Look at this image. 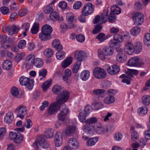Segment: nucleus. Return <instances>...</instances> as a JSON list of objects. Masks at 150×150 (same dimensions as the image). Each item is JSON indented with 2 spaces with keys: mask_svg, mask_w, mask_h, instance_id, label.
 Returning <instances> with one entry per match:
<instances>
[{
  "mask_svg": "<svg viewBox=\"0 0 150 150\" xmlns=\"http://www.w3.org/2000/svg\"><path fill=\"white\" fill-rule=\"evenodd\" d=\"M69 92L64 90L57 98V102L50 105L48 110L50 115L54 114L60 109V106L66 102L69 98Z\"/></svg>",
  "mask_w": 150,
  "mask_h": 150,
  "instance_id": "nucleus-1",
  "label": "nucleus"
},
{
  "mask_svg": "<svg viewBox=\"0 0 150 150\" xmlns=\"http://www.w3.org/2000/svg\"><path fill=\"white\" fill-rule=\"evenodd\" d=\"M52 27L49 25H43L41 29V32L38 35L39 38L42 41H45L51 38V34L52 31Z\"/></svg>",
  "mask_w": 150,
  "mask_h": 150,
  "instance_id": "nucleus-2",
  "label": "nucleus"
},
{
  "mask_svg": "<svg viewBox=\"0 0 150 150\" xmlns=\"http://www.w3.org/2000/svg\"><path fill=\"white\" fill-rule=\"evenodd\" d=\"M33 146L36 150H40L39 146L42 148L47 149L49 147V144L44 137L40 136L34 143Z\"/></svg>",
  "mask_w": 150,
  "mask_h": 150,
  "instance_id": "nucleus-3",
  "label": "nucleus"
},
{
  "mask_svg": "<svg viewBox=\"0 0 150 150\" xmlns=\"http://www.w3.org/2000/svg\"><path fill=\"white\" fill-rule=\"evenodd\" d=\"M14 111L15 113H16L17 117L23 119L25 116L27 114V108L26 106L20 105L14 110Z\"/></svg>",
  "mask_w": 150,
  "mask_h": 150,
  "instance_id": "nucleus-4",
  "label": "nucleus"
},
{
  "mask_svg": "<svg viewBox=\"0 0 150 150\" xmlns=\"http://www.w3.org/2000/svg\"><path fill=\"white\" fill-rule=\"evenodd\" d=\"M19 82L21 85L25 86L29 89H32L33 86V79H30L29 78L24 76H22L20 77Z\"/></svg>",
  "mask_w": 150,
  "mask_h": 150,
  "instance_id": "nucleus-5",
  "label": "nucleus"
},
{
  "mask_svg": "<svg viewBox=\"0 0 150 150\" xmlns=\"http://www.w3.org/2000/svg\"><path fill=\"white\" fill-rule=\"evenodd\" d=\"M132 19L134 23L136 25H141L144 21V15L140 12H134L132 13Z\"/></svg>",
  "mask_w": 150,
  "mask_h": 150,
  "instance_id": "nucleus-6",
  "label": "nucleus"
},
{
  "mask_svg": "<svg viewBox=\"0 0 150 150\" xmlns=\"http://www.w3.org/2000/svg\"><path fill=\"white\" fill-rule=\"evenodd\" d=\"M121 35L118 34H115L113 38L109 42L110 46L115 48H117L120 47L121 45V41L120 39H122Z\"/></svg>",
  "mask_w": 150,
  "mask_h": 150,
  "instance_id": "nucleus-7",
  "label": "nucleus"
},
{
  "mask_svg": "<svg viewBox=\"0 0 150 150\" xmlns=\"http://www.w3.org/2000/svg\"><path fill=\"white\" fill-rule=\"evenodd\" d=\"M90 110V105H87L85 106L84 110L80 112L78 115V118L81 122L83 123L86 122V117L89 114Z\"/></svg>",
  "mask_w": 150,
  "mask_h": 150,
  "instance_id": "nucleus-8",
  "label": "nucleus"
},
{
  "mask_svg": "<svg viewBox=\"0 0 150 150\" xmlns=\"http://www.w3.org/2000/svg\"><path fill=\"white\" fill-rule=\"evenodd\" d=\"M94 8V6L91 3L86 4L83 6L81 13L85 16H88L93 12Z\"/></svg>",
  "mask_w": 150,
  "mask_h": 150,
  "instance_id": "nucleus-9",
  "label": "nucleus"
},
{
  "mask_svg": "<svg viewBox=\"0 0 150 150\" xmlns=\"http://www.w3.org/2000/svg\"><path fill=\"white\" fill-rule=\"evenodd\" d=\"M126 74H123L120 76L121 81L123 83H125L127 85L131 83V69H127L125 71Z\"/></svg>",
  "mask_w": 150,
  "mask_h": 150,
  "instance_id": "nucleus-10",
  "label": "nucleus"
},
{
  "mask_svg": "<svg viewBox=\"0 0 150 150\" xmlns=\"http://www.w3.org/2000/svg\"><path fill=\"white\" fill-rule=\"evenodd\" d=\"M93 75L98 79H102L105 78L106 74L105 71L99 67H96L93 70Z\"/></svg>",
  "mask_w": 150,
  "mask_h": 150,
  "instance_id": "nucleus-11",
  "label": "nucleus"
},
{
  "mask_svg": "<svg viewBox=\"0 0 150 150\" xmlns=\"http://www.w3.org/2000/svg\"><path fill=\"white\" fill-rule=\"evenodd\" d=\"M60 112L58 115V118L59 120L63 121L68 113L69 110L64 103L60 106Z\"/></svg>",
  "mask_w": 150,
  "mask_h": 150,
  "instance_id": "nucleus-12",
  "label": "nucleus"
},
{
  "mask_svg": "<svg viewBox=\"0 0 150 150\" xmlns=\"http://www.w3.org/2000/svg\"><path fill=\"white\" fill-rule=\"evenodd\" d=\"M35 59V56L34 54H30L27 56L25 61L26 67L27 69H30L33 67Z\"/></svg>",
  "mask_w": 150,
  "mask_h": 150,
  "instance_id": "nucleus-13",
  "label": "nucleus"
},
{
  "mask_svg": "<svg viewBox=\"0 0 150 150\" xmlns=\"http://www.w3.org/2000/svg\"><path fill=\"white\" fill-rule=\"evenodd\" d=\"M67 143V145L71 149L76 150L79 148V143L75 138H70L68 141Z\"/></svg>",
  "mask_w": 150,
  "mask_h": 150,
  "instance_id": "nucleus-14",
  "label": "nucleus"
},
{
  "mask_svg": "<svg viewBox=\"0 0 150 150\" xmlns=\"http://www.w3.org/2000/svg\"><path fill=\"white\" fill-rule=\"evenodd\" d=\"M95 131L98 134H102L107 132L108 129L107 128H105L99 123L94 124L93 127Z\"/></svg>",
  "mask_w": 150,
  "mask_h": 150,
  "instance_id": "nucleus-15",
  "label": "nucleus"
},
{
  "mask_svg": "<svg viewBox=\"0 0 150 150\" xmlns=\"http://www.w3.org/2000/svg\"><path fill=\"white\" fill-rule=\"evenodd\" d=\"M108 73L113 75L118 74L120 71L119 67L116 65H113L109 67L107 69Z\"/></svg>",
  "mask_w": 150,
  "mask_h": 150,
  "instance_id": "nucleus-16",
  "label": "nucleus"
},
{
  "mask_svg": "<svg viewBox=\"0 0 150 150\" xmlns=\"http://www.w3.org/2000/svg\"><path fill=\"white\" fill-rule=\"evenodd\" d=\"M86 56V54L85 52L81 50H77L74 53V58L80 61L81 62L83 59H85Z\"/></svg>",
  "mask_w": 150,
  "mask_h": 150,
  "instance_id": "nucleus-17",
  "label": "nucleus"
},
{
  "mask_svg": "<svg viewBox=\"0 0 150 150\" xmlns=\"http://www.w3.org/2000/svg\"><path fill=\"white\" fill-rule=\"evenodd\" d=\"M54 140L56 146L59 147L61 146L62 144L63 140L62 134L60 132H57L55 134Z\"/></svg>",
  "mask_w": 150,
  "mask_h": 150,
  "instance_id": "nucleus-18",
  "label": "nucleus"
},
{
  "mask_svg": "<svg viewBox=\"0 0 150 150\" xmlns=\"http://www.w3.org/2000/svg\"><path fill=\"white\" fill-rule=\"evenodd\" d=\"M4 29L8 32L9 35H12L14 33H17L19 30V28L18 26L13 25L5 27Z\"/></svg>",
  "mask_w": 150,
  "mask_h": 150,
  "instance_id": "nucleus-19",
  "label": "nucleus"
},
{
  "mask_svg": "<svg viewBox=\"0 0 150 150\" xmlns=\"http://www.w3.org/2000/svg\"><path fill=\"white\" fill-rule=\"evenodd\" d=\"M76 127L74 125H69L66 128L65 133L67 136H71L75 133Z\"/></svg>",
  "mask_w": 150,
  "mask_h": 150,
  "instance_id": "nucleus-20",
  "label": "nucleus"
},
{
  "mask_svg": "<svg viewBox=\"0 0 150 150\" xmlns=\"http://www.w3.org/2000/svg\"><path fill=\"white\" fill-rule=\"evenodd\" d=\"M14 119V116L13 112L11 111L8 112L5 115L4 121L6 124L11 123Z\"/></svg>",
  "mask_w": 150,
  "mask_h": 150,
  "instance_id": "nucleus-21",
  "label": "nucleus"
},
{
  "mask_svg": "<svg viewBox=\"0 0 150 150\" xmlns=\"http://www.w3.org/2000/svg\"><path fill=\"white\" fill-rule=\"evenodd\" d=\"M114 51V49L110 46L105 47L102 50L103 54L107 56L111 55L113 54Z\"/></svg>",
  "mask_w": 150,
  "mask_h": 150,
  "instance_id": "nucleus-22",
  "label": "nucleus"
},
{
  "mask_svg": "<svg viewBox=\"0 0 150 150\" xmlns=\"http://www.w3.org/2000/svg\"><path fill=\"white\" fill-rule=\"evenodd\" d=\"M50 19L54 21H59L61 22L63 20L62 17H59V14L55 11L51 13L50 14Z\"/></svg>",
  "mask_w": 150,
  "mask_h": 150,
  "instance_id": "nucleus-23",
  "label": "nucleus"
},
{
  "mask_svg": "<svg viewBox=\"0 0 150 150\" xmlns=\"http://www.w3.org/2000/svg\"><path fill=\"white\" fill-rule=\"evenodd\" d=\"M73 57H69L63 60L61 66L62 68H66L69 66L72 62Z\"/></svg>",
  "mask_w": 150,
  "mask_h": 150,
  "instance_id": "nucleus-24",
  "label": "nucleus"
},
{
  "mask_svg": "<svg viewBox=\"0 0 150 150\" xmlns=\"http://www.w3.org/2000/svg\"><path fill=\"white\" fill-rule=\"evenodd\" d=\"M12 67V62L9 60H5L3 62L2 67L3 69L6 70L11 69Z\"/></svg>",
  "mask_w": 150,
  "mask_h": 150,
  "instance_id": "nucleus-25",
  "label": "nucleus"
},
{
  "mask_svg": "<svg viewBox=\"0 0 150 150\" xmlns=\"http://www.w3.org/2000/svg\"><path fill=\"white\" fill-rule=\"evenodd\" d=\"M90 74V73L88 70H84L81 72L80 77L82 80L86 81L89 78Z\"/></svg>",
  "mask_w": 150,
  "mask_h": 150,
  "instance_id": "nucleus-26",
  "label": "nucleus"
},
{
  "mask_svg": "<svg viewBox=\"0 0 150 150\" xmlns=\"http://www.w3.org/2000/svg\"><path fill=\"white\" fill-rule=\"evenodd\" d=\"M11 93L13 96L18 98H21L23 95V93H19L18 88L15 86L11 88Z\"/></svg>",
  "mask_w": 150,
  "mask_h": 150,
  "instance_id": "nucleus-27",
  "label": "nucleus"
},
{
  "mask_svg": "<svg viewBox=\"0 0 150 150\" xmlns=\"http://www.w3.org/2000/svg\"><path fill=\"white\" fill-rule=\"evenodd\" d=\"M91 107L92 109L98 110L103 107V105L100 101H96L91 104Z\"/></svg>",
  "mask_w": 150,
  "mask_h": 150,
  "instance_id": "nucleus-28",
  "label": "nucleus"
},
{
  "mask_svg": "<svg viewBox=\"0 0 150 150\" xmlns=\"http://www.w3.org/2000/svg\"><path fill=\"white\" fill-rule=\"evenodd\" d=\"M52 45L53 47L58 50H61L63 49V47L60 43L59 40L58 39H55L52 42Z\"/></svg>",
  "mask_w": 150,
  "mask_h": 150,
  "instance_id": "nucleus-29",
  "label": "nucleus"
},
{
  "mask_svg": "<svg viewBox=\"0 0 150 150\" xmlns=\"http://www.w3.org/2000/svg\"><path fill=\"white\" fill-rule=\"evenodd\" d=\"M117 60L120 62H125L127 59L126 55L124 53H120L116 56Z\"/></svg>",
  "mask_w": 150,
  "mask_h": 150,
  "instance_id": "nucleus-30",
  "label": "nucleus"
},
{
  "mask_svg": "<svg viewBox=\"0 0 150 150\" xmlns=\"http://www.w3.org/2000/svg\"><path fill=\"white\" fill-rule=\"evenodd\" d=\"M30 25L29 23H23L21 27V30H22V34L25 37L27 35V32L28 30Z\"/></svg>",
  "mask_w": 150,
  "mask_h": 150,
  "instance_id": "nucleus-31",
  "label": "nucleus"
},
{
  "mask_svg": "<svg viewBox=\"0 0 150 150\" xmlns=\"http://www.w3.org/2000/svg\"><path fill=\"white\" fill-rule=\"evenodd\" d=\"M139 58L137 56L134 57H132V66L140 67L143 64L139 61Z\"/></svg>",
  "mask_w": 150,
  "mask_h": 150,
  "instance_id": "nucleus-32",
  "label": "nucleus"
},
{
  "mask_svg": "<svg viewBox=\"0 0 150 150\" xmlns=\"http://www.w3.org/2000/svg\"><path fill=\"white\" fill-rule=\"evenodd\" d=\"M109 13V11L107 9H105L103 11L101 17L102 22H100L101 24L105 23L107 21Z\"/></svg>",
  "mask_w": 150,
  "mask_h": 150,
  "instance_id": "nucleus-33",
  "label": "nucleus"
},
{
  "mask_svg": "<svg viewBox=\"0 0 150 150\" xmlns=\"http://www.w3.org/2000/svg\"><path fill=\"white\" fill-rule=\"evenodd\" d=\"M134 52L136 54H138L142 51V44L139 42H136L134 47Z\"/></svg>",
  "mask_w": 150,
  "mask_h": 150,
  "instance_id": "nucleus-34",
  "label": "nucleus"
},
{
  "mask_svg": "<svg viewBox=\"0 0 150 150\" xmlns=\"http://www.w3.org/2000/svg\"><path fill=\"white\" fill-rule=\"evenodd\" d=\"M76 17L72 13L69 12L67 13L66 19L68 22H73L76 20Z\"/></svg>",
  "mask_w": 150,
  "mask_h": 150,
  "instance_id": "nucleus-35",
  "label": "nucleus"
},
{
  "mask_svg": "<svg viewBox=\"0 0 150 150\" xmlns=\"http://www.w3.org/2000/svg\"><path fill=\"white\" fill-rule=\"evenodd\" d=\"M43 61L42 59L36 58L35 59L33 65L37 67L40 68L43 66Z\"/></svg>",
  "mask_w": 150,
  "mask_h": 150,
  "instance_id": "nucleus-36",
  "label": "nucleus"
},
{
  "mask_svg": "<svg viewBox=\"0 0 150 150\" xmlns=\"http://www.w3.org/2000/svg\"><path fill=\"white\" fill-rule=\"evenodd\" d=\"M39 28V24L38 22H35L33 24L31 29V33L33 34H35L38 32Z\"/></svg>",
  "mask_w": 150,
  "mask_h": 150,
  "instance_id": "nucleus-37",
  "label": "nucleus"
},
{
  "mask_svg": "<svg viewBox=\"0 0 150 150\" xmlns=\"http://www.w3.org/2000/svg\"><path fill=\"white\" fill-rule=\"evenodd\" d=\"M53 4V2L51 3L44 8V12L45 13L47 14L52 13L53 9L52 4Z\"/></svg>",
  "mask_w": 150,
  "mask_h": 150,
  "instance_id": "nucleus-38",
  "label": "nucleus"
},
{
  "mask_svg": "<svg viewBox=\"0 0 150 150\" xmlns=\"http://www.w3.org/2000/svg\"><path fill=\"white\" fill-rule=\"evenodd\" d=\"M115 98L112 96H107L104 98L103 102L105 104H110L114 102Z\"/></svg>",
  "mask_w": 150,
  "mask_h": 150,
  "instance_id": "nucleus-39",
  "label": "nucleus"
},
{
  "mask_svg": "<svg viewBox=\"0 0 150 150\" xmlns=\"http://www.w3.org/2000/svg\"><path fill=\"white\" fill-rule=\"evenodd\" d=\"M81 62L77 61L74 64L72 68V72L74 73H76L80 69Z\"/></svg>",
  "mask_w": 150,
  "mask_h": 150,
  "instance_id": "nucleus-40",
  "label": "nucleus"
},
{
  "mask_svg": "<svg viewBox=\"0 0 150 150\" xmlns=\"http://www.w3.org/2000/svg\"><path fill=\"white\" fill-rule=\"evenodd\" d=\"M142 100L144 105L148 106L150 103V96L149 95H144L142 98Z\"/></svg>",
  "mask_w": 150,
  "mask_h": 150,
  "instance_id": "nucleus-41",
  "label": "nucleus"
},
{
  "mask_svg": "<svg viewBox=\"0 0 150 150\" xmlns=\"http://www.w3.org/2000/svg\"><path fill=\"white\" fill-rule=\"evenodd\" d=\"M54 130L52 128H48L45 132V137L48 138L50 139L53 137Z\"/></svg>",
  "mask_w": 150,
  "mask_h": 150,
  "instance_id": "nucleus-42",
  "label": "nucleus"
},
{
  "mask_svg": "<svg viewBox=\"0 0 150 150\" xmlns=\"http://www.w3.org/2000/svg\"><path fill=\"white\" fill-rule=\"evenodd\" d=\"M144 42L145 45L149 46H150V34L146 33L144 35Z\"/></svg>",
  "mask_w": 150,
  "mask_h": 150,
  "instance_id": "nucleus-43",
  "label": "nucleus"
},
{
  "mask_svg": "<svg viewBox=\"0 0 150 150\" xmlns=\"http://www.w3.org/2000/svg\"><path fill=\"white\" fill-rule=\"evenodd\" d=\"M124 50L126 53L129 55L131 54V42H129L126 43Z\"/></svg>",
  "mask_w": 150,
  "mask_h": 150,
  "instance_id": "nucleus-44",
  "label": "nucleus"
},
{
  "mask_svg": "<svg viewBox=\"0 0 150 150\" xmlns=\"http://www.w3.org/2000/svg\"><path fill=\"white\" fill-rule=\"evenodd\" d=\"M147 109L146 107L143 106H142L138 110V114L141 116H143L147 112Z\"/></svg>",
  "mask_w": 150,
  "mask_h": 150,
  "instance_id": "nucleus-45",
  "label": "nucleus"
},
{
  "mask_svg": "<svg viewBox=\"0 0 150 150\" xmlns=\"http://www.w3.org/2000/svg\"><path fill=\"white\" fill-rule=\"evenodd\" d=\"M65 53L62 51H59L56 54V57L57 59L59 60L63 59L65 56Z\"/></svg>",
  "mask_w": 150,
  "mask_h": 150,
  "instance_id": "nucleus-46",
  "label": "nucleus"
},
{
  "mask_svg": "<svg viewBox=\"0 0 150 150\" xmlns=\"http://www.w3.org/2000/svg\"><path fill=\"white\" fill-rule=\"evenodd\" d=\"M23 136L19 133H18L17 134V137L14 140V142L17 144H19L21 142L23 139Z\"/></svg>",
  "mask_w": 150,
  "mask_h": 150,
  "instance_id": "nucleus-47",
  "label": "nucleus"
},
{
  "mask_svg": "<svg viewBox=\"0 0 150 150\" xmlns=\"http://www.w3.org/2000/svg\"><path fill=\"white\" fill-rule=\"evenodd\" d=\"M62 88L61 86L57 85L54 86L52 88L53 93L55 94H59L62 91Z\"/></svg>",
  "mask_w": 150,
  "mask_h": 150,
  "instance_id": "nucleus-48",
  "label": "nucleus"
},
{
  "mask_svg": "<svg viewBox=\"0 0 150 150\" xmlns=\"http://www.w3.org/2000/svg\"><path fill=\"white\" fill-rule=\"evenodd\" d=\"M112 12V13L115 14H120L121 12V10L120 8L117 6L116 5H114L111 8Z\"/></svg>",
  "mask_w": 150,
  "mask_h": 150,
  "instance_id": "nucleus-49",
  "label": "nucleus"
},
{
  "mask_svg": "<svg viewBox=\"0 0 150 150\" xmlns=\"http://www.w3.org/2000/svg\"><path fill=\"white\" fill-rule=\"evenodd\" d=\"M141 29L138 26H135L132 29V35L136 36L139 34L140 32Z\"/></svg>",
  "mask_w": 150,
  "mask_h": 150,
  "instance_id": "nucleus-50",
  "label": "nucleus"
},
{
  "mask_svg": "<svg viewBox=\"0 0 150 150\" xmlns=\"http://www.w3.org/2000/svg\"><path fill=\"white\" fill-rule=\"evenodd\" d=\"M53 51L51 49L48 48L45 50L44 52V55L47 57H50L53 54Z\"/></svg>",
  "mask_w": 150,
  "mask_h": 150,
  "instance_id": "nucleus-51",
  "label": "nucleus"
},
{
  "mask_svg": "<svg viewBox=\"0 0 150 150\" xmlns=\"http://www.w3.org/2000/svg\"><path fill=\"white\" fill-rule=\"evenodd\" d=\"M82 129L85 132L89 134H90L91 131L90 125L87 123L83 126Z\"/></svg>",
  "mask_w": 150,
  "mask_h": 150,
  "instance_id": "nucleus-52",
  "label": "nucleus"
},
{
  "mask_svg": "<svg viewBox=\"0 0 150 150\" xmlns=\"http://www.w3.org/2000/svg\"><path fill=\"white\" fill-rule=\"evenodd\" d=\"M51 82L50 81H45L42 86V87L44 91H46L47 89L51 85Z\"/></svg>",
  "mask_w": 150,
  "mask_h": 150,
  "instance_id": "nucleus-53",
  "label": "nucleus"
},
{
  "mask_svg": "<svg viewBox=\"0 0 150 150\" xmlns=\"http://www.w3.org/2000/svg\"><path fill=\"white\" fill-rule=\"evenodd\" d=\"M28 12V11L27 9L26 8H22L21 9L18 11V14L19 16L22 17L27 14Z\"/></svg>",
  "mask_w": 150,
  "mask_h": 150,
  "instance_id": "nucleus-54",
  "label": "nucleus"
},
{
  "mask_svg": "<svg viewBox=\"0 0 150 150\" xmlns=\"http://www.w3.org/2000/svg\"><path fill=\"white\" fill-rule=\"evenodd\" d=\"M25 55L24 53L22 52L17 54L15 57V60L16 62L18 63L21 60Z\"/></svg>",
  "mask_w": 150,
  "mask_h": 150,
  "instance_id": "nucleus-55",
  "label": "nucleus"
},
{
  "mask_svg": "<svg viewBox=\"0 0 150 150\" xmlns=\"http://www.w3.org/2000/svg\"><path fill=\"white\" fill-rule=\"evenodd\" d=\"M108 21L111 23L114 22L116 19V17L114 14L110 12L108 17Z\"/></svg>",
  "mask_w": 150,
  "mask_h": 150,
  "instance_id": "nucleus-56",
  "label": "nucleus"
},
{
  "mask_svg": "<svg viewBox=\"0 0 150 150\" xmlns=\"http://www.w3.org/2000/svg\"><path fill=\"white\" fill-rule=\"evenodd\" d=\"M97 142L95 139H89L86 143V145L88 146H93Z\"/></svg>",
  "mask_w": 150,
  "mask_h": 150,
  "instance_id": "nucleus-57",
  "label": "nucleus"
},
{
  "mask_svg": "<svg viewBox=\"0 0 150 150\" xmlns=\"http://www.w3.org/2000/svg\"><path fill=\"white\" fill-rule=\"evenodd\" d=\"M82 5V3L80 1H76L73 5L74 9L77 10L79 9Z\"/></svg>",
  "mask_w": 150,
  "mask_h": 150,
  "instance_id": "nucleus-58",
  "label": "nucleus"
},
{
  "mask_svg": "<svg viewBox=\"0 0 150 150\" xmlns=\"http://www.w3.org/2000/svg\"><path fill=\"white\" fill-rule=\"evenodd\" d=\"M26 44V41L25 40H20L18 44V47L21 49H23L25 47Z\"/></svg>",
  "mask_w": 150,
  "mask_h": 150,
  "instance_id": "nucleus-59",
  "label": "nucleus"
},
{
  "mask_svg": "<svg viewBox=\"0 0 150 150\" xmlns=\"http://www.w3.org/2000/svg\"><path fill=\"white\" fill-rule=\"evenodd\" d=\"M102 28V26L101 24L97 25L95 26V29L93 31L94 34H96L100 32Z\"/></svg>",
  "mask_w": 150,
  "mask_h": 150,
  "instance_id": "nucleus-60",
  "label": "nucleus"
},
{
  "mask_svg": "<svg viewBox=\"0 0 150 150\" xmlns=\"http://www.w3.org/2000/svg\"><path fill=\"white\" fill-rule=\"evenodd\" d=\"M139 135L137 131L134 130L132 132V140L136 141L139 138Z\"/></svg>",
  "mask_w": 150,
  "mask_h": 150,
  "instance_id": "nucleus-61",
  "label": "nucleus"
},
{
  "mask_svg": "<svg viewBox=\"0 0 150 150\" xmlns=\"http://www.w3.org/2000/svg\"><path fill=\"white\" fill-rule=\"evenodd\" d=\"M76 39L79 42H83L85 40V38L83 35L81 34H79L76 35Z\"/></svg>",
  "mask_w": 150,
  "mask_h": 150,
  "instance_id": "nucleus-62",
  "label": "nucleus"
},
{
  "mask_svg": "<svg viewBox=\"0 0 150 150\" xmlns=\"http://www.w3.org/2000/svg\"><path fill=\"white\" fill-rule=\"evenodd\" d=\"M105 90L103 89H95L93 91V93L95 95H99L105 93Z\"/></svg>",
  "mask_w": 150,
  "mask_h": 150,
  "instance_id": "nucleus-63",
  "label": "nucleus"
},
{
  "mask_svg": "<svg viewBox=\"0 0 150 150\" xmlns=\"http://www.w3.org/2000/svg\"><path fill=\"white\" fill-rule=\"evenodd\" d=\"M134 9L137 10H140L142 8V5L140 2L137 1L134 3Z\"/></svg>",
  "mask_w": 150,
  "mask_h": 150,
  "instance_id": "nucleus-64",
  "label": "nucleus"
}]
</instances>
